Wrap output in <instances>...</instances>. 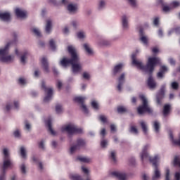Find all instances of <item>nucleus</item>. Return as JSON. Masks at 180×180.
I'll return each mask as SVG.
<instances>
[{
  "label": "nucleus",
  "mask_w": 180,
  "mask_h": 180,
  "mask_svg": "<svg viewBox=\"0 0 180 180\" xmlns=\"http://www.w3.org/2000/svg\"><path fill=\"white\" fill-rule=\"evenodd\" d=\"M131 60L133 65L138 68L139 70H142L145 72H149V74H153L154 72V68L155 65L160 64V59L157 57H150L148 59L146 65H143V63L140 60L136 59V53L131 55Z\"/></svg>",
  "instance_id": "f257e3e1"
},
{
  "label": "nucleus",
  "mask_w": 180,
  "mask_h": 180,
  "mask_svg": "<svg viewBox=\"0 0 180 180\" xmlns=\"http://www.w3.org/2000/svg\"><path fill=\"white\" fill-rule=\"evenodd\" d=\"M147 150H148V146H145L143 148L142 153L141 154V161H144L145 159L149 158L150 162L154 167V174L152 177L153 180L160 179L161 176V172H160V169H158V160H160V157L158 155H155V157H148V153H147Z\"/></svg>",
  "instance_id": "f03ea898"
},
{
  "label": "nucleus",
  "mask_w": 180,
  "mask_h": 180,
  "mask_svg": "<svg viewBox=\"0 0 180 180\" xmlns=\"http://www.w3.org/2000/svg\"><path fill=\"white\" fill-rule=\"evenodd\" d=\"M3 153L4 155V160L3 165L1 167L0 180H5L6 169H8V168H12V167H13V163L12 162V161H11V158H9V153L8 152V149L4 148L3 150Z\"/></svg>",
  "instance_id": "7ed1b4c3"
},
{
  "label": "nucleus",
  "mask_w": 180,
  "mask_h": 180,
  "mask_svg": "<svg viewBox=\"0 0 180 180\" xmlns=\"http://www.w3.org/2000/svg\"><path fill=\"white\" fill-rule=\"evenodd\" d=\"M68 51L69 54L71 56L70 59H68L66 57H63L60 60V65L64 67L65 68L68 67V65H71L74 61L77 60V50L72 46H68Z\"/></svg>",
  "instance_id": "20e7f679"
},
{
  "label": "nucleus",
  "mask_w": 180,
  "mask_h": 180,
  "mask_svg": "<svg viewBox=\"0 0 180 180\" xmlns=\"http://www.w3.org/2000/svg\"><path fill=\"white\" fill-rule=\"evenodd\" d=\"M139 99L142 101V105L137 108V112L139 115H144V113H153V109L148 106V101L145 95H139Z\"/></svg>",
  "instance_id": "39448f33"
},
{
  "label": "nucleus",
  "mask_w": 180,
  "mask_h": 180,
  "mask_svg": "<svg viewBox=\"0 0 180 180\" xmlns=\"http://www.w3.org/2000/svg\"><path fill=\"white\" fill-rule=\"evenodd\" d=\"M12 44V42H8L4 47V49H0V61L1 63H9L12 61V56L9 54V47Z\"/></svg>",
  "instance_id": "423d86ee"
},
{
  "label": "nucleus",
  "mask_w": 180,
  "mask_h": 180,
  "mask_svg": "<svg viewBox=\"0 0 180 180\" xmlns=\"http://www.w3.org/2000/svg\"><path fill=\"white\" fill-rule=\"evenodd\" d=\"M62 131H67L68 134H82V129L78 128L74 124H69L62 127Z\"/></svg>",
  "instance_id": "0eeeda50"
},
{
  "label": "nucleus",
  "mask_w": 180,
  "mask_h": 180,
  "mask_svg": "<svg viewBox=\"0 0 180 180\" xmlns=\"http://www.w3.org/2000/svg\"><path fill=\"white\" fill-rule=\"evenodd\" d=\"M41 89H43L46 94V96L44 98V102H49L53 96V88H49L46 86V82L44 81L41 82Z\"/></svg>",
  "instance_id": "6e6552de"
},
{
  "label": "nucleus",
  "mask_w": 180,
  "mask_h": 180,
  "mask_svg": "<svg viewBox=\"0 0 180 180\" xmlns=\"http://www.w3.org/2000/svg\"><path fill=\"white\" fill-rule=\"evenodd\" d=\"M72 71L73 74H77L80 72L82 70V65L79 63V58H78V54L76 53V60L71 64Z\"/></svg>",
  "instance_id": "1a4fd4ad"
},
{
  "label": "nucleus",
  "mask_w": 180,
  "mask_h": 180,
  "mask_svg": "<svg viewBox=\"0 0 180 180\" xmlns=\"http://www.w3.org/2000/svg\"><path fill=\"white\" fill-rule=\"evenodd\" d=\"M85 99H86V98L85 97L77 96L74 98L73 101L74 102H76L77 103H79V105H81V108L83 112H84V113H88V108H86V105L84 104V102H85Z\"/></svg>",
  "instance_id": "9d476101"
},
{
  "label": "nucleus",
  "mask_w": 180,
  "mask_h": 180,
  "mask_svg": "<svg viewBox=\"0 0 180 180\" xmlns=\"http://www.w3.org/2000/svg\"><path fill=\"white\" fill-rule=\"evenodd\" d=\"M86 144L85 140L82 139H78L77 140V145L73 146L70 148V154H74L77 150H79V147H84Z\"/></svg>",
  "instance_id": "9b49d317"
},
{
  "label": "nucleus",
  "mask_w": 180,
  "mask_h": 180,
  "mask_svg": "<svg viewBox=\"0 0 180 180\" xmlns=\"http://www.w3.org/2000/svg\"><path fill=\"white\" fill-rule=\"evenodd\" d=\"M164 96H165V85H162L160 90L157 94L156 99L158 105H161V101H162Z\"/></svg>",
  "instance_id": "f8f14e48"
},
{
  "label": "nucleus",
  "mask_w": 180,
  "mask_h": 180,
  "mask_svg": "<svg viewBox=\"0 0 180 180\" xmlns=\"http://www.w3.org/2000/svg\"><path fill=\"white\" fill-rule=\"evenodd\" d=\"M168 68L165 65H162L160 68L159 72L157 74L158 78H164V75H165V73L167 72Z\"/></svg>",
  "instance_id": "ddd939ff"
},
{
  "label": "nucleus",
  "mask_w": 180,
  "mask_h": 180,
  "mask_svg": "<svg viewBox=\"0 0 180 180\" xmlns=\"http://www.w3.org/2000/svg\"><path fill=\"white\" fill-rule=\"evenodd\" d=\"M15 12L17 18H26L27 15V12H26V11L21 10L19 8H15Z\"/></svg>",
  "instance_id": "4468645a"
},
{
  "label": "nucleus",
  "mask_w": 180,
  "mask_h": 180,
  "mask_svg": "<svg viewBox=\"0 0 180 180\" xmlns=\"http://www.w3.org/2000/svg\"><path fill=\"white\" fill-rule=\"evenodd\" d=\"M159 4L162 6V9L163 12H169L172 9L171 6L167 5V3L164 2V0H158Z\"/></svg>",
  "instance_id": "2eb2a0df"
},
{
  "label": "nucleus",
  "mask_w": 180,
  "mask_h": 180,
  "mask_svg": "<svg viewBox=\"0 0 180 180\" xmlns=\"http://www.w3.org/2000/svg\"><path fill=\"white\" fill-rule=\"evenodd\" d=\"M112 175L115 176L119 180H126L127 175L125 173H122L120 172H112Z\"/></svg>",
  "instance_id": "dca6fc26"
},
{
  "label": "nucleus",
  "mask_w": 180,
  "mask_h": 180,
  "mask_svg": "<svg viewBox=\"0 0 180 180\" xmlns=\"http://www.w3.org/2000/svg\"><path fill=\"white\" fill-rule=\"evenodd\" d=\"M170 171L169 169H166L165 180H170ZM176 180H180V172H177L174 174Z\"/></svg>",
  "instance_id": "f3484780"
},
{
  "label": "nucleus",
  "mask_w": 180,
  "mask_h": 180,
  "mask_svg": "<svg viewBox=\"0 0 180 180\" xmlns=\"http://www.w3.org/2000/svg\"><path fill=\"white\" fill-rule=\"evenodd\" d=\"M124 84V73H122L118 78V85L117 89L120 92L122 91V85Z\"/></svg>",
  "instance_id": "a211bd4d"
},
{
  "label": "nucleus",
  "mask_w": 180,
  "mask_h": 180,
  "mask_svg": "<svg viewBox=\"0 0 180 180\" xmlns=\"http://www.w3.org/2000/svg\"><path fill=\"white\" fill-rule=\"evenodd\" d=\"M41 63L44 68V71H45V72H49V62H47V58H46V57H43L41 60Z\"/></svg>",
  "instance_id": "6ab92c4d"
},
{
  "label": "nucleus",
  "mask_w": 180,
  "mask_h": 180,
  "mask_svg": "<svg viewBox=\"0 0 180 180\" xmlns=\"http://www.w3.org/2000/svg\"><path fill=\"white\" fill-rule=\"evenodd\" d=\"M148 86L150 89H154V88L157 86V84L155 83V81H154V79L151 75H150L148 79Z\"/></svg>",
  "instance_id": "aec40b11"
},
{
  "label": "nucleus",
  "mask_w": 180,
  "mask_h": 180,
  "mask_svg": "<svg viewBox=\"0 0 180 180\" xmlns=\"http://www.w3.org/2000/svg\"><path fill=\"white\" fill-rule=\"evenodd\" d=\"M0 19L4 22H9L11 20V14L9 13H0Z\"/></svg>",
  "instance_id": "412c9836"
},
{
  "label": "nucleus",
  "mask_w": 180,
  "mask_h": 180,
  "mask_svg": "<svg viewBox=\"0 0 180 180\" xmlns=\"http://www.w3.org/2000/svg\"><path fill=\"white\" fill-rule=\"evenodd\" d=\"M46 124L49 129V131H50L51 134H52V136H55L56 135V131H54V130H53V127H51V120H48L46 122Z\"/></svg>",
  "instance_id": "4be33fe9"
},
{
  "label": "nucleus",
  "mask_w": 180,
  "mask_h": 180,
  "mask_svg": "<svg viewBox=\"0 0 180 180\" xmlns=\"http://www.w3.org/2000/svg\"><path fill=\"white\" fill-rule=\"evenodd\" d=\"M122 68H123V64L122 63L115 65L113 69V75H116L117 72H120L122 71Z\"/></svg>",
  "instance_id": "5701e85b"
},
{
  "label": "nucleus",
  "mask_w": 180,
  "mask_h": 180,
  "mask_svg": "<svg viewBox=\"0 0 180 180\" xmlns=\"http://www.w3.org/2000/svg\"><path fill=\"white\" fill-rule=\"evenodd\" d=\"M171 110V105L169 104H166L163 107V115L167 116L169 115V111Z\"/></svg>",
  "instance_id": "b1692460"
},
{
  "label": "nucleus",
  "mask_w": 180,
  "mask_h": 180,
  "mask_svg": "<svg viewBox=\"0 0 180 180\" xmlns=\"http://www.w3.org/2000/svg\"><path fill=\"white\" fill-rule=\"evenodd\" d=\"M139 34L141 36V38H140L141 41H142V43H143V44H147L148 39H147L146 37L143 36L144 34L143 33L142 28H141L140 30H139Z\"/></svg>",
  "instance_id": "393cba45"
},
{
  "label": "nucleus",
  "mask_w": 180,
  "mask_h": 180,
  "mask_svg": "<svg viewBox=\"0 0 180 180\" xmlns=\"http://www.w3.org/2000/svg\"><path fill=\"white\" fill-rule=\"evenodd\" d=\"M140 125L144 134H147V131L148 130V129L147 128V124H146L144 121H141Z\"/></svg>",
  "instance_id": "a878e982"
},
{
  "label": "nucleus",
  "mask_w": 180,
  "mask_h": 180,
  "mask_svg": "<svg viewBox=\"0 0 180 180\" xmlns=\"http://www.w3.org/2000/svg\"><path fill=\"white\" fill-rule=\"evenodd\" d=\"M179 6H180V1H173L170 3V7L172 8V9L179 8Z\"/></svg>",
  "instance_id": "bb28decb"
},
{
  "label": "nucleus",
  "mask_w": 180,
  "mask_h": 180,
  "mask_svg": "<svg viewBox=\"0 0 180 180\" xmlns=\"http://www.w3.org/2000/svg\"><path fill=\"white\" fill-rule=\"evenodd\" d=\"M78 9V7L77 6V4H69L68 5V11L69 12H75Z\"/></svg>",
  "instance_id": "cd10ccee"
},
{
  "label": "nucleus",
  "mask_w": 180,
  "mask_h": 180,
  "mask_svg": "<svg viewBox=\"0 0 180 180\" xmlns=\"http://www.w3.org/2000/svg\"><path fill=\"white\" fill-rule=\"evenodd\" d=\"M46 33H50V32H51V20H48L46 21Z\"/></svg>",
  "instance_id": "c85d7f7f"
},
{
  "label": "nucleus",
  "mask_w": 180,
  "mask_h": 180,
  "mask_svg": "<svg viewBox=\"0 0 180 180\" xmlns=\"http://www.w3.org/2000/svg\"><path fill=\"white\" fill-rule=\"evenodd\" d=\"M122 26L124 27V29H127L129 25L127 22V17H126V15H123L122 16Z\"/></svg>",
  "instance_id": "c756f323"
},
{
  "label": "nucleus",
  "mask_w": 180,
  "mask_h": 180,
  "mask_svg": "<svg viewBox=\"0 0 180 180\" xmlns=\"http://www.w3.org/2000/svg\"><path fill=\"white\" fill-rule=\"evenodd\" d=\"M153 127L155 129V131L158 133L160 131V122H158V121H154Z\"/></svg>",
  "instance_id": "7c9ffc66"
},
{
  "label": "nucleus",
  "mask_w": 180,
  "mask_h": 180,
  "mask_svg": "<svg viewBox=\"0 0 180 180\" xmlns=\"http://www.w3.org/2000/svg\"><path fill=\"white\" fill-rule=\"evenodd\" d=\"M83 47H84L85 51H86V53L88 54H92V53H93L92 49H91V48H89V45H88V44H84L83 45Z\"/></svg>",
  "instance_id": "2f4dec72"
},
{
  "label": "nucleus",
  "mask_w": 180,
  "mask_h": 180,
  "mask_svg": "<svg viewBox=\"0 0 180 180\" xmlns=\"http://www.w3.org/2000/svg\"><path fill=\"white\" fill-rule=\"evenodd\" d=\"M77 160L81 162H89L91 161V159L85 157H78Z\"/></svg>",
  "instance_id": "473e14b6"
},
{
  "label": "nucleus",
  "mask_w": 180,
  "mask_h": 180,
  "mask_svg": "<svg viewBox=\"0 0 180 180\" xmlns=\"http://www.w3.org/2000/svg\"><path fill=\"white\" fill-rule=\"evenodd\" d=\"M171 88L173 89L174 91H177L179 88V84L176 82H173L171 84Z\"/></svg>",
  "instance_id": "72a5a7b5"
},
{
  "label": "nucleus",
  "mask_w": 180,
  "mask_h": 180,
  "mask_svg": "<svg viewBox=\"0 0 180 180\" xmlns=\"http://www.w3.org/2000/svg\"><path fill=\"white\" fill-rule=\"evenodd\" d=\"M129 131L133 133L134 134H139V130L135 126H131L129 129Z\"/></svg>",
  "instance_id": "f704fd0d"
},
{
  "label": "nucleus",
  "mask_w": 180,
  "mask_h": 180,
  "mask_svg": "<svg viewBox=\"0 0 180 180\" xmlns=\"http://www.w3.org/2000/svg\"><path fill=\"white\" fill-rule=\"evenodd\" d=\"M26 57H27V52H25L24 54L20 58V61L22 64L26 63Z\"/></svg>",
  "instance_id": "c9c22d12"
},
{
  "label": "nucleus",
  "mask_w": 180,
  "mask_h": 180,
  "mask_svg": "<svg viewBox=\"0 0 180 180\" xmlns=\"http://www.w3.org/2000/svg\"><path fill=\"white\" fill-rule=\"evenodd\" d=\"M20 155L22 158H26V150L25 149V147L22 146L20 148Z\"/></svg>",
  "instance_id": "e433bc0d"
},
{
  "label": "nucleus",
  "mask_w": 180,
  "mask_h": 180,
  "mask_svg": "<svg viewBox=\"0 0 180 180\" xmlns=\"http://www.w3.org/2000/svg\"><path fill=\"white\" fill-rule=\"evenodd\" d=\"M32 32H34L35 36H37V37H41V34L40 33V31L38 29L33 28L32 30Z\"/></svg>",
  "instance_id": "4c0bfd02"
},
{
  "label": "nucleus",
  "mask_w": 180,
  "mask_h": 180,
  "mask_svg": "<svg viewBox=\"0 0 180 180\" xmlns=\"http://www.w3.org/2000/svg\"><path fill=\"white\" fill-rule=\"evenodd\" d=\"M49 46L51 49V50H53L54 51V50H56V43H54V40L53 39H51L49 41Z\"/></svg>",
  "instance_id": "58836bf2"
},
{
  "label": "nucleus",
  "mask_w": 180,
  "mask_h": 180,
  "mask_svg": "<svg viewBox=\"0 0 180 180\" xmlns=\"http://www.w3.org/2000/svg\"><path fill=\"white\" fill-rule=\"evenodd\" d=\"M56 113H61V112H63V106H61L60 104L56 105Z\"/></svg>",
  "instance_id": "ea45409f"
},
{
  "label": "nucleus",
  "mask_w": 180,
  "mask_h": 180,
  "mask_svg": "<svg viewBox=\"0 0 180 180\" xmlns=\"http://www.w3.org/2000/svg\"><path fill=\"white\" fill-rule=\"evenodd\" d=\"M117 112L118 113H124V112H127L126 108L123 106H119L117 107Z\"/></svg>",
  "instance_id": "a19ab883"
},
{
  "label": "nucleus",
  "mask_w": 180,
  "mask_h": 180,
  "mask_svg": "<svg viewBox=\"0 0 180 180\" xmlns=\"http://www.w3.org/2000/svg\"><path fill=\"white\" fill-rule=\"evenodd\" d=\"M91 106L93 109H95L96 110H98L99 109V105H98V103H96V101H92Z\"/></svg>",
  "instance_id": "79ce46f5"
},
{
  "label": "nucleus",
  "mask_w": 180,
  "mask_h": 180,
  "mask_svg": "<svg viewBox=\"0 0 180 180\" xmlns=\"http://www.w3.org/2000/svg\"><path fill=\"white\" fill-rule=\"evenodd\" d=\"M99 120L102 122V123H106L108 122V119L105 115H100Z\"/></svg>",
  "instance_id": "37998d69"
},
{
  "label": "nucleus",
  "mask_w": 180,
  "mask_h": 180,
  "mask_svg": "<svg viewBox=\"0 0 180 180\" xmlns=\"http://www.w3.org/2000/svg\"><path fill=\"white\" fill-rule=\"evenodd\" d=\"M174 32V33H176L177 34H179V33H180V27H176L172 31L169 32V35L171 34V33H172Z\"/></svg>",
  "instance_id": "c03bdc74"
},
{
  "label": "nucleus",
  "mask_w": 180,
  "mask_h": 180,
  "mask_svg": "<svg viewBox=\"0 0 180 180\" xmlns=\"http://www.w3.org/2000/svg\"><path fill=\"white\" fill-rule=\"evenodd\" d=\"M110 158L114 162H116V153L115 151L111 152Z\"/></svg>",
  "instance_id": "a18cd8bd"
},
{
  "label": "nucleus",
  "mask_w": 180,
  "mask_h": 180,
  "mask_svg": "<svg viewBox=\"0 0 180 180\" xmlns=\"http://www.w3.org/2000/svg\"><path fill=\"white\" fill-rule=\"evenodd\" d=\"M71 179L72 180H83L82 177H81L79 175H73L71 176Z\"/></svg>",
  "instance_id": "49530a36"
},
{
  "label": "nucleus",
  "mask_w": 180,
  "mask_h": 180,
  "mask_svg": "<svg viewBox=\"0 0 180 180\" xmlns=\"http://www.w3.org/2000/svg\"><path fill=\"white\" fill-rule=\"evenodd\" d=\"M82 77L84 79H89V78H90L89 73H88L87 72H84Z\"/></svg>",
  "instance_id": "de8ad7c7"
},
{
  "label": "nucleus",
  "mask_w": 180,
  "mask_h": 180,
  "mask_svg": "<svg viewBox=\"0 0 180 180\" xmlns=\"http://www.w3.org/2000/svg\"><path fill=\"white\" fill-rule=\"evenodd\" d=\"M153 25H155V26H158V25H160V18L158 17L155 18Z\"/></svg>",
  "instance_id": "09e8293b"
},
{
  "label": "nucleus",
  "mask_w": 180,
  "mask_h": 180,
  "mask_svg": "<svg viewBox=\"0 0 180 180\" xmlns=\"http://www.w3.org/2000/svg\"><path fill=\"white\" fill-rule=\"evenodd\" d=\"M101 146L103 148H105V147H106V146H108V141H106V140L101 141Z\"/></svg>",
  "instance_id": "8fccbe9b"
},
{
  "label": "nucleus",
  "mask_w": 180,
  "mask_h": 180,
  "mask_svg": "<svg viewBox=\"0 0 180 180\" xmlns=\"http://www.w3.org/2000/svg\"><path fill=\"white\" fill-rule=\"evenodd\" d=\"M20 170L22 174H26V166L25 164H22L20 167Z\"/></svg>",
  "instance_id": "3c124183"
},
{
  "label": "nucleus",
  "mask_w": 180,
  "mask_h": 180,
  "mask_svg": "<svg viewBox=\"0 0 180 180\" xmlns=\"http://www.w3.org/2000/svg\"><path fill=\"white\" fill-rule=\"evenodd\" d=\"M105 1H103V0H101L98 5V9H102L105 6Z\"/></svg>",
  "instance_id": "603ef678"
},
{
  "label": "nucleus",
  "mask_w": 180,
  "mask_h": 180,
  "mask_svg": "<svg viewBox=\"0 0 180 180\" xmlns=\"http://www.w3.org/2000/svg\"><path fill=\"white\" fill-rule=\"evenodd\" d=\"M77 37L78 39H84V37H85V35L84 34V32H79L77 33Z\"/></svg>",
  "instance_id": "864d4df0"
},
{
  "label": "nucleus",
  "mask_w": 180,
  "mask_h": 180,
  "mask_svg": "<svg viewBox=\"0 0 180 180\" xmlns=\"http://www.w3.org/2000/svg\"><path fill=\"white\" fill-rule=\"evenodd\" d=\"M18 82L20 84V85H25V84H26V80H25L23 78H20L18 79Z\"/></svg>",
  "instance_id": "5fc2aeb1"
},
{
  "label": "nucleus",
  "mask_w": 180,
  "mask_h": 180,
  "mask_svg": "<svg viewBox=\"0 0 180 180\" xmlns=\"http://www.w3.org/2000/svg\"><path fill=\"white\" fill-rule=\"evenodd\" d=\"M128 1L134 8L136 6V0H128Z\"/></svg>",
  "instance_id": "6e6d98bb"
},
{
  "label": "nucleus",
  "mask_w": 180,
  "mask_h": 180,
  "mask_svg": "<svg viewBox=\"0 0 180 180\" xmlns=\"http://www.w3.org/2000/svg\"><path fill=\"white\" fill-rule=\"evenodd\" d=\"M39 148H42V150H44V142L43 141H41L39 143Z\"/></svg>",
  "instance_id": "4d7b16f0"
},
{
  "label": "nucleus",
  "mask_w": 180,
  "mask_h": 180,
  "mask_svg": "<svg viewBox=\"0 0 180 180\" xmlns=\"http://www.w3.org/2000/svg\"><path fill=\"white\" fill-rule=\"evenodd\" d=\"M169 64H171V65H175V60H174V58H170L169 59Z\"/></svg>",
  "instance_id": "13d9d810"
},
{
  "label": "nucleus",
  "mask_w": 180,
  "mask_h": 180,
  "mask_svg": "<svg viewBox=\"0 0 180 180\" xmlns=\"http://www.w3.org/2000/svg\"><path fill=\"white\" fill-rule=\"evenodd\" d=\"M15 137H20V132H19V130H16L13 133Z\"/></svg>",
  "instance_id": "bf43d9fd"
},
{
  "label": "nucleus",
  "mask_w": 180,
  "mask_h": 180,
  "mask_svg": "<svg viewBox=\"0 0 180 180\" xmlns=\"http://www.w3.org/2000/svg\"><path fill=\"white\" fill-rule=\"evenodd\" d=\"M62 86H63V83L60 81H58L57 83L58 89H59V91H60V89H61Z\"/></svg>",
  "instance_id": "052dcab7"
},
{
  "label": "nucleus",
  "mask_w": 180,
  "mask_h": 180,
  "mask_svg": "<svg viewBox=\"0 0 180 180\" xmlns=\"http://www.w3.org/2000/svg\"><path fill=\"white\" fill-rule=\"evenodd\" d=\"M129 162L131 165H134V164H136V160L134 159V158H131L129 160Z\"/></svg>",
  "instance_id": "680f3d73"
},
{
  "label": "nucleus",
  "mask_w": 180,
  "mask_h": 180,
  "mask_svg": "<svg viewBox=\"0 0 180 180\" xmlns=\"http://www.w3.org/2000/svg\"><path fill=\"white\" fill-rule=\"evenodd\" d=\"M25 129L26 130H30V124L27 121H25Z\"/></svg>",
  "instance_id": "e2e57ef3"
},
{
  "label": "nucleus",
  "mask_w": 180,
  "mask_h": 180,
  "mask_svg": "<svg viewBox=\"0 0 180 180\" xmlns=\"http://www.w3.org/2000/svg\"><path fill=\"white\" fill-rule=\"evenodd\" d=\"M110 130H111V131H116V126H115V124H111Z\"/></svg>",
  "instance_id": "0e129e2a"
},
{
  "label": "nucleus",
  "mask_w": 180,
  "mask_h": 180,
  "mask_svg": "<svg viewBox=\"0 0 180 180\" xmlns=\"http://www.w3.org/2000/svg\"><path fill=\"white\" fill-rule=\"evenodd\" d=\"M82 172L84 173V174H88L89 172V171L88 170V169L82 167Z\"/></svg>",
  "instance_id": "69168bd1"
},
{
  "label": "nucleus",
  "mask_w": 180,
  "mask_h": 180,
  "mask_svg": "<svg viewBox=\"0 0 180 180\" xmlns=\"http://www.w3.org/2000/svg\"><path fill=\"white\" fill-rule=\"evenodd\" d=\"M14 107L15 109H19V102L14 101Z\"/></svg>",
  "instance_id": "338daca9"
},
{
  "label": "nucleus",
  "mask_w": 180,
  "mask_h": 180,
  "mask_svg": "<svg viewBox=\"0 0 180 180\" xmlns=\"http://www.w3.org/2000/svg\"><path fill=\"white\" fill-rule=\"evenodd\" d=\"M152 53H154L155 54L158 53V49L157 47L153 48Z\"/></svg>",
  "instance_id": "774afa93"
}]
</instances>
